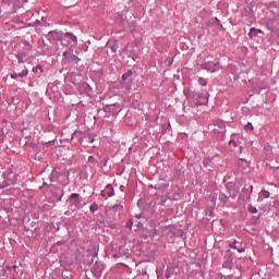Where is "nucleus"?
Segmentation results:
<instances>
[{
    "mask_svg": "<svg viewBox=\"0 0 279 279\" xmlns=\"http://www.w3.org/2000/svg\"><path fill=\"white\" fill-rule=\"evenodd\" d=\"M218 199L222 206H226V204H228V197L223 193L219 194Z\"/></svg>",
    "mask_w": 279,
    "mask_h": 279,
    "instance_id": "nucleus-21",
    "label": "nucleus"
},
{
    "mask_svg": "<svg viewBox=\"0 0 279 279\" xmlns=\"http://www.w3.org/2000/svg\"><path fill=\"white\" fill-rule=\"evenodd\" d=\"M3 138H5V132H3V126H0V143H3Z\"/></svg>",
    "mask_w": 279,
    "mask_h": 279,
    "instance_id": "nucleus-37",
    "label": "nucleus"
},
{
    "mask_svg": "<svg viewBox=\"0 0 279 279\" xmlns=\"http://www.w3.org/2000/svg\"><path fill=\"white\" fill-rule=\"evenodd\" d=\"M229 247H230L231 250H238V252H239L240 254H243V252H245V246H240L236 241L230 243V244H229Z\"/></svg>",
    "mask_w": 279,
    "mask_h": 279,
    "instance_id": "nucleus-18",
    "label": "nucleus"
},
{
    "mask_svg": "<svg viewBox=\"0 0 279 279\" xmlns=\"http://www.w3.org/2000/svg\"><path fill=\"white\" fill-rule=\"evenodd\" d=\"M226 189H227L228 193H234V191L236 189V183L229 182V183H227Z\"/></svg>",
    "mask_w": 279,
    "mask_h": 279,
    "instance_id": "nucleus-20",
    "label": "nucleus"
},
{
    "mask_svg": "<svg viewBox=\"0 0 279 279\" xmlns=\"http://www.w3.org/2000/svg\"><path fill=\"white\" fill-rule=\"evenodd\" d=\"M63 58L69 64H77L80 62L77 56L69 51L63 52Z\"/></svg>",
    "mask_w": 279,
    "mask_h": 279,
    "instance_id": "nucleus-10",
    "label": "nucleus"
},
{
    "mask_svg": "<svg viewBox=\"0 0 279 279\" xmlns=\"http://www.w3.org/2000/svg\"><path fill=\"white\" fill-rule=\"evenodd\" d=\"M259 219H260V215H258V216H253L252 219H251V221H252V223H256Z\"/></svg>",
    "mask_w": 279,
    "mask_h": 279,
    "instance_id": "nucleus-42",
    "label": "nucleus"
},
{
    "mask_svg": "<svg viewBox=\"0 0 279 279\" xmlns=\"http://www.w3.org/2000/svg\"><path fill=\"white\" fill-rule=\"evenodd\" d=\"M111 210H113L114 213L123 210V204L121 203V201L112 205Z\"/></svg>",
    "mask_w": 279,
    "mask_h": 279,
    "instance_id": "nucleus-23",
    "label": "nucleus"
},
{
    "mask_svg": "<svg viewBox=\"0 0 279 279\" xmlns=\"http://www.w3.org/2000/svg\"><path fill=\"white\" fill-rule=\"evenodd\" d=\"M61 276H62V279L73 278V275H69V269H65V271H63Z\"/></svg>",
    "mask_w": 279,
    "mask_h": 279,
    "instance_id": "nucleus-30",
    "label": "nucleus"
},
{
    "mask_svg": "<svg viewBox=\"0 0 279 279\" xmlns=\"http://www.w3.org/2000/svg\"><path fill=\"white\" fill-rule=\"evenodd\" d=\"M3 181L0 183V189H8V186H12L15 183L16 174L11 171H5L2 174Z\"/></svg>",
    "mask_w": 279,
    "mask_h": 279,
    "instance_id": "nucleus-2",
    "label": "nucleus"
},
{
    "mask_svg": "<svg viewBox=\"0 0 279 279\" xmlns=\"http://www.w3.org/2000/svg\"><path fill=\"white\" fill-rule=\"evenodd\" d=\"M48 36L52 38V40H64V33L62 31H50Z\"/></svg>",
    "mask_w": 279,
    "mask_h": 279,
    "instance_id": "nucleus-13",
    "label": "nucleus"
},
{
    "mask_svg": "<svg viewBox=\"0 0 279 279\" xmlns=\"http://www.w3.org/2000/svg\"><path fill=\"white\" fill-rule=\"evenodd\" d=\"M64 175V171H62L60 168H54L49 177L50 182H56V180H59Z\"/></svg>",
    "mask_w": 279,
    "mask_h": 279,
    "instance_id": "nucleus-12",
    "label": "nucleus"
},
{
    "mask_svg": "<svg viewBox=\"0 0 279 279\" xmlns=\"http://www.w3.org/2000/svg\"><path fill=\"white\" fill-rule=\"evenodd\" d=\"M44 186H49L47 183H44Z\"/></svg>",
    "mask_w": 279,
    "mask_h": 279,
    "instance_id": "nucleus-58",
    "label": "nucleus"
},
{
    "mask_svg": "<svg viewBox=\"0 0 279 279\" xmlns=\"http://www.w3.org/2000/svg\"><path fill=\"white\" fill-rule=\"evenodd\" d=\"M89 210H90V213H97V210H99V205H97V203H93L89 206Z\"/></svg>",
    "mask_w": 279,
    "mask_h": 279,
    "instance_id": "nucleus-28",
    "label": "nucleus"
},
{
    "mask_svg": "<svg viewBox=\"0 0 279 279\" xmlns=\"http://www.w3.org/2000/svg\"><path fill=\"white\" fill-rule=\"evenodd\" d=\"M69 202L71 206H75L76 208H80V206H82L83 199H82V196H80V194L73 193L70 195Z\"/></svg>",
    "mask_w": 279,
    "mask_h": 279,
    "instance_id": "nucleus-9",
    "label": "nucleus"
},
{
    "mask_svg": "<svg viewBox=\"0 0 279 279\" xmlns=\"http://www.w3.org/2000/svg\"><path fill=\"white\" fill-rule=\"evenodd\" d=\"M59 263L64 269H70L73 265V259H71V255L66 253L61 255Z\"/></svg>",
    "mask_w": 279,
    "mask_h": 279,
    "instance_id": "nucleus-6",
    "label": "nucleus"
},
{
    "mask_svg": "<svg viewBox=\"0 0 279 279\" xmlns=\"http://www.w3.org/2000/svg\"><path fill=\"white\" fill-rule=\"evenodd\" d=\"M208 97H210L208 92L198 93L196 95L195 106H206V104H208Z\"/></svg>",
    "mask_w": 279,
    "mask_h": 279,
    "instance_id": "nucleus-7",
    "label": "nucleus"
},
{
    "mask_svg": "<svg viewBox=\"0 0 279 279\" xmlns=\"http://www.w3.org/2000/svg\"><path fill=\"white\" fill-rule=\"evenodd\" d=\"M119 254H121V256H125L129 254L130 252V248H126L125 245H122V246H119V250H118Z\"/></svg>",
    "mask_w": 279,
    "mask_h": 279,
    "instance_id": "nucleus-24",
    "label": "nucleus"
},
{
    "mask_svg": "<svg viewBox=\"0 0 279 279\" xmlns=\"http://www.w3.org/2000/svg\"><path fill=\"white\" fill-rule=\"evenodd\" d=\"M229 145H230V147H236V142L234 141V140H231L230 142H229Z\"/></svg>",
    "mask_w": 279,
    "mask_h": 279,
    "instance_id": "nucleus-47",
    "label": "nucleus"
},
{
    "mask_svg": "<svg viewBox=\"0 0 279 279\" xmlns=\"http://www.w3.org/2000/svg\"><path fill=\"white\" fill-rule=\"evenodd\" d=\"M92 271H93V274H97V268H95V265H94V267L92 268Z\"/></svg>",
    "mask_w": 279,
    "mask_h": 279,
    "instance_id": "nucleus-50",
    "label": "nucleus"
},
{
    "mask_svg": "<svg viewBox=\"0 0 279 279\" xmlns=\"http://www.w3.org/2000/svg\"><path fill=\"white\" fill-rule=\"evenodd\" d=\"M153 232H154V234H157V231H156V229H154V230H153Z\"/></svg>",
    "mask_w": 279,
    "mask_h": 279,
    "instance_id": "nucleus-53",
    "label": "nucleus"
},
{
    "mask_svg": "<svg viewBox=\"0 0 279 279\" xmlns=\"http://www.w3.org/2000/svg\"><path fill=\"white\" fill-rule=\"evenodd\" d=\"M97 256V253H88L86 258L83 259V265H93L95 263V257Z\"/></svg>",
    "mask_w": 279,
    "mask_h": 279,
    "instance_id": "nucleus-16",
    "label": "nucleus"
},
{
    "mask_svg": "<svg viewBox=\"0 0 279 279\" xmlns=\"http://www.w3.org/2000/svg\"><path fill=\"white\" fill-rule=\"evenodd\" d=\"M63 40H68L71 47H75V45H77V37L73 35V33H64Z\"/></svg>",
    "mask_w": 279,
    "mask_h": 279,
    "instance_id": "nucleus-14",
    "label": "nucleus"
},
{
    "mask_svg": "<svg viewBox=\"0 0 279 279\" xmlns=\"http://www.w3.org/2000/svg\"><path fill=\"white\" fill-rule=\"evenodd\" d=\"M128 77H132V70H128L124 74H122V82H126Z\"/></svg>",
    "mask_w": 279,
    "mask_h": 279,
    "instance_id": "nucleus-27",
    "label": "nucleus"
},
{
    "mask_svg": "<svg viewBox=\"0 0 279 279\" xmlns=\"http://www.w3.org/2000/svg\"><path fill=\"white\" fill-rule=\"evenodd\" d=\"M26 56H27V53H25L24 51L17 52L15 54V57L17 58L19 64H23V58H25Z\"/></svg>",
    "mask_w": 279,
    "mask_h": 279,
    "instance_id": "nucleus-22",
    "label": "nucleus"
},
{
    "mask_svg": "<svg viewBox=\"0 0 279 279\" xmlns=\"http://www.w3.org/2000/svg\"><path fill=\"white\" fill-rule=\"evenodd\" d=\"M247 210H248V213H251V215H255V213H258V209L252 205L247 206Z\"/></svg>",
    "mask_w": 279,
    "mask_h": 279,
    "instance_id": "nucleus-29",
    "label": "nucleus"
},
{
    "mask_svg": "<svg viewBox=\"0 0 279 279\" xmlns=\"http://www.w3.org/2000/svg\"><path fill=\"white\" fill-rule=\"evenodd\" d=\"M136 217H137V219H141V216L137 215Z\"/></svg>",
    "mask_w": 279,
    "mask_h": 279,
    "instance_id": "nucleus-60",
    "label": "nucleus"
},
{
    "mask_svg": "<svg viewBox=\"0 0 279 279\" xmlns=\"http://www.w3.org/2000/svg\"><path fill=\"white\" fill-rule=\"evenodd\" d=\"M100 195H101V197H106V195H108L107 190H102V191L100 192Z\"/></svg>",
    "mask_w": 279,
    "mask_h": 279,
    "instance_id": "nucleus-48",
    "label": "nucleus"
},
{
    "mask_svg": "<svg viewBox=\"0 0 279 279\" xmlns=\"http://www.w3.org/2000/svg\"><path fill=\"white\" fill-rule=\"evenodd\" d=\"M37 24L40 25V21H37Z\"/></svg>",
    "mask_w": 279,
    "mask_h": 279,
    "instance_id": "nucleus-59",
    "label": "nucleus"
},
{
    "mask_svg": "<svg viewBox=\"0 0 279 279\" xmlns=\"http://www.w3.org/2000/svg\"><path fill=\"white\" fill-rule=\"evenodd\" d=\"M197 92L191 89V87H184L183 88V95L186 97L187 101H193L195 104V100L197 99Z\"/></svg>",
    "mask_w": 279,
    "mask_h": 279,
    "instance_id": "nucleus-8",
    "label": "nucleus"
},
{
    "mask_svg": "<svg viewBox=\"0 0 279 279\" xmlns=\"http://www.w3.org/2000/svg\"><path fill=\"white\" fill-rule=\"evenodd\" d=\"M253 189H254V186H252V185L244 186L242 189V195H247V193H250V191L252 193Z\"/></svg>",
    "mask_w": 279,
    "mask_h": 279,
    "instance_id": "nucleus-26",
    "label": "nucleus"
},
{
    "mask_svg": "<svg viewBox=\"0 0 279 279\" xmlns=\"http://www.w3.org/2000/svg\"><path fill=\"white\" fill-rule=\"evenodd\" d=\"M231 73L233 74V80H239V72H236V70H234V66L231 68Z\"/></svg>",
    "mask_w": 279,
    "mask_h": 279,
    "instance_id": "nucleus-35",
    "label": "nucleus"
},
{
    "mask_svg": "<svg viewBox=\"0 0 279 279\" xmlns=\"http://www.w3.org/2000/svg\"><path fill=\"white\" fill-rule=\"evenodd\" d=\"M22 136H27V133H25V131H22Z\"/></svg>",
    "mask_w": 279,
    "mask_h": 279,
    "instance_id": "nucleus-52",
    "label": "nucleus"
},
{
    "mask_svg": "<svg viewBox=\"0 0 279 279\" xmlns=\"http://www.w3.org/2000/svg\"><path fill=\"white\" fill-rule=\"evenodd\" d=\"M25 145H29V143L26 142Z\"/></svg>",
    "mask_w": 279,
    "mask_h": 279,
    "instance_id": "nucleus-64",
    "label": "nucleus"
},
{
    "mask_svg": "<svg viewBox=\"0 0 279 279\" xmlns=\"http://www.w3.org/2000/svg\"><path fill=\"white\" fill-rule=\"evenodd\" d=\"M215 206H217V195L209 196V204L207 205L205 213L209 217H215Z\"/></svg>",
    "mask_w": 279,
    "mask_h": 279,
    "instance_id": "nucleus-5",
    "label": "nucleus"
},
{
    "mask_svg": "<svg viewBox=\"0 0 279 279\" xmlns=\"http://www.w3.org/2000/svg\"><path fill=\"white\" fill-rule=\"evenodd\" d=\"M202 71H207L208 73H217L221 69V63L219 61H207L199 64Z\"/></svg>",
    "mask_w": 279,
    "mask_h": 279,
    "instance_id": "nucleus-1",
    "label": "nucleus"
},
{
    "mask_svg": "<svg viewBox=\"0 0 279 279\" xmlns=\"http://www.w3.org/2000/svg\"><path fill=\"white\" fill-rule=\"evenodd\" d=\"M106 47L111 49L112 53H117V50L119 49V41H117V39H109Z\"/></svg>",
    "mask_w": 279,
    "mask_h": 279,
    "instance_id": "nucleus-15",
    "label": "nucleus"
},
{
    "mask_svg": "<svg viewBox=\"0 0 279 279\" xmlns=\"http://www.w3.org/2000/svg\"><path fill=\"white\" fill-rule=\"evenodd\" d=\"M210 162H213V160L210 158H205L203 160V166L204 167H210Z\"/></svg>",
    "mask_w": 279,
    "mask_h": 279,
    "instance_id": "nucleus-38",
    "label": "nucleus"
},
{
    "mask_svg": "<svg viewBox=\"0 0 279 279\" xmlns=\"http://www.w3.org/2000/svg\"><path fill=\"white\" fill-rule=\"evenodd\" d=\"M213 23H217L219 25L220 29H223V24H221V21L217 17L211 19Z\"/></svg>",
    "mask_w": 279,
    "mask_h": 279,
    "instance_id": "nucleus-32",
    "label": "nucleus"
},
{
    "mask_svg": "<svg viewBox=\"0 0 279 279\" xmlns=\"http://www.w3.org/2000/svg\"><path fill=\"white\" fill-rule=\"evenodd\" d=\"M33 73H38V71H43V65H37L33 68Z\"/></svg>",
    "mask_w": 279,
    "mask_h": 279,
    "instance_id": "nucleus-41",
    "label": "nucleus"
},
{
    "mask_svg": "<svg viewBox=\"0 0 279 279\" xmlns=\"http://www.w3.org/2000/svg\"><path fill=\"white\" fill-rule=\"evenodd\" d=\"M4 5H12L11 0H1Z\"/></svg>",
    "mask_w": 279,
    "mask_h": 279,
    "instance_id": "nucleus-45",
    "label": "nucleus"
},
{
    "mask_svg": "<svg viewBox=\"0 0 279 279\" xmlns=\"http://www.w3.org/2000/svg\"><path fill=\"white\" fill-rule=\"evenodd\" d=\"M29 71L27 69L23 70L21 73L17 74V77H27Z\"/></svg>",
    "mask_w": 279,
    "mask_h": 279,
    "instance_id": "nucleus-33",
    "label": "nucleus"
},
{
    "mask_svg": "<svg viewBox=\"0 0 279 279\" xmlns=\"http://www.w3.org/2000/svg\"><path fill=\"white\" fill-rule=\"evenodd\" d=\"M98 165H102V167H108V158H104L100 161H98Z\"/></svg>",
    "mask_w": 279,
    "mask_h": 279,
    "instance_id": "nucleus-40",
    "label": "nucleus"
},
{
    "mask_svg": "<svg viewBox=\"0 0 279 279\" xmlns=\"http://www.w3.org/2000/svg\"><path fill=\"white\" fill-rule=\"evenodd\" d=\"M258 34H263V31L256 27H252L248 32V38H251V40H254L258 38Z\"/></svg>",
    "mask_w": 279,
    "mask_h": 279,
    "instance_id": "nucleus-17",
    "label": "nucleus"
},
{
    "mask_svg": "<svg viewBox=\"0 0 279 279\" xmlns=\"http://www.w3.org/2000/svg\"><path fill=\"white\" fill-rule=\"evenodd\" d=\"M105 112H108V107H106Z\"/></svg>",
    "mask_w": 279,
    "mask_h": 279,
    "instance_id": "nucleus-55",
    "label": "nucleus"
},
{
    "mask_svg": "<svg viewBox=\"0 0 279 279\" xmlns=\"http://www.w3.org/2000/svg\"><path fill=\"white\" fill-rule=\"evenodd\" d=\"M222 267L225 269H232V267H234V253H232L231 250H227Z\"/></svg>",
    "mask_w": 279,
    "mask_h": 279,
    "instance_id": "nucleus-3",
    "label": "nucleus"
},
{
    "mask_svg": "<svg viewBox=\"0 0 279 279\" xmlns=\"http://www.w3.org/2000/svg\"><path fill=\"white\" fill-rule=\"evenodd\" d=\"M262 195H263V197H265V199H269V191H267V190H262Z\"/></svg>",
    "mask_w": 279,
    "mask_h": 279,
    "instance_id": "nucleus-39",
    "label": "nucleus"
},
{
    "mask_svg": "<svg viewBox=\"0 0 279 279\" xmlns=\"http://www.w3.org/2000/svg\"><path fill=\"white\" fill-rule=\"evenodd\" d=\"M12 269H16V265L12 266Z\"/></svg>",
    "mask_w": 279,
    "mask_h": 279,
    "instance_id": "nucleus-54",
    "label": "nucleus"
},
{
    "mask_svg": "<svg viewBox=\"0 0 279 279\" xmlns=\"http://www.w3.org/2000/svg\"><path fill=\"white\" fill-rule=\"evenodd\" d=\"M132 59H133V60H136V58H135V57H133Z\"/></svg>",
    "mask_w": 279,
    "mask_h": 279,
    "instance_id": "nucleus-63",
    "label": "nucleus"
},
{
    "mask_svg": "<svg viewBox=\"0 0 279 279\" xmlns=\"http://www.w3.org/2000/svg\"><path fill=\"white\" fill-rule=\"evenodd\" d=\"M244 130H248L250 132H252L254 130V125L252 124V122H247V124L244 125Z\"/></svg>",
    "mask_w": 279,
    "mask_h": 279,
    "instance_id": "nucleus-36",
    "label": "nucleus"
},
{
    "mask_svg": "<svg viewBox=\"0 0 279 279\" xmlns=\"http://www.w3.org/2000/svg\"><path fill=\"white\" fill-rule=\"evenodd\" d=\"M166 278H170L169 275H166Z\"/></svg>",
    "mask_w": 279,
    "mask_h": 279,
    "instance_id": "nucleus-62",
    "label": "nucleus"
},
{
    "mask_svg": "<svg viewBox=\"0 0 279 279\" xmlns=\"http://www.w3.org/2000/svg\"><path fill=\"white\" fill-rule=\"evenodd\" d=\"M24 138H26V141H29V138H32V135H26L24 136Z\"/></svg>",
    "mask_w": 279,
    "mask_h": 279,
    "instance_id": "nucleus-51",
    "label": "nucleus"
},
{
    "mask_svg": "<svg viewBox=\"0 0 279 279\" xmlns=\"http://www.w3.org/2000/svg\"><path fill=\"white\" fill-rule=\"evenodd\" d=\"M78 143H81L83 147H88L90 143H95V135L90 134L89 132H84L78 138Z\"/></svg>",
    "mask_w": 279,
    "mask_h": 279,
    "instance_id": "nucleus-4",
    "label": "nucleus"
},
{
    "mask_svg": "<svg viewBox=\"0 0 279 279\" xmlns=\"http://www.w3.org/2000/svg\"><path fill=\"white\" fill-rule=\"evenodd\" d=\"M3 123H8V121L3 120Z\"/></svg>",
    "mask_w": 279,
    "mask_h": 279,
    "instance_id": "nucleus-61",
    "label": "nucleus"
},
{
    "mask_svg": "<svg viewBox=\"0 0 279 279\" xmlns=\"http://www.w3.org/2000/svg\"><path fill=\"white\" fill-rule=\"evenodd\" d=\"M198 84L201 86H208V81H206V78H204V77H199L198 78Z\"/></svg>",
    "mask_w": 279,
    "mask_h": 279,
    "instance_id": "nucleus-31",
    "label": "nucleus"
},
{
    "mask_svg": "<svg viewBox=\"0 0 279 279\" xmlns=\"http://www.w3.org/2000/svg\"><path fill=\"white\" fill-rule=\"evenodd\" d=\"M106 191H107L108 197H114V187L112 186V184H107Z\"/></svg>",
    "mask_w": 279,
    "mask_h": 279,
    "instance_id": "nucleus-19",
    "label": "nucleus"
},
{
    "mask_svg": "<svg viewBox=\"0 0 279 279\" xmlns=\"http://www.w3.org/2000/svg\"><path fill=\"white\" fill-rule=\"evenodd\" d=\"M98 158H101V155L97 154Z\"/></svg>",
    "mask_w": 279,
    "mask_h": 279,
    "instance_id": "nucleus-57",
    "label": "nucleus"
},
{
    "mask_svg": "<svg viewBox=\"0 0 279 279\" xmlns=\"http://www.w3.org/2000/svg\"><path fill=\"white\" fill-rule=\"evenodd\" d=\"M76 263H82L84 255L77 250L74 254Z\"/></svg>",
    "mask_w": 279,
    "mask_h": 279,
    "instance_id": "nucleus-25",
    "label": "nucleus"
},
{
    "mask_svg": "<svg viewBox=\"0 0 279 279\" xmlns=\"http://www.w3.org/2000/svg\"><path fill=\"white\" fill-rule=\"evenodd\" d=\"M10 77L12 80H16V77H19V74H16V72H13V73L10 74Z\"/></svg>",
    "mask_w": 279,
    "mask_h": 279,
    "instance_id": "nucleus-44",
    "label": "nucleus"
},
{
    "mask_svg": "<svg viewBox=\"0 0 279 279\" xmlns=\"http://www.w3.org/2000/svg\"><path fill=\"white\" fill-rule=\"evenodd\" d=\"M96 160H97V159H95L94 156H89V157H88V162L92 163V165L95 163Z\"/></svg>",
    "mask_w": 279,
    "mask_h": 279,
    "instance_id": "nucleus-43",
    "label": "nucleus"
},
{
    "mask_svg": "<svg viewBox=\"0 0 279 279\" xmlns=\"http://www.w3.org/2000/svg\"><path fill=\"white\" fill-rule=\"evenodd\" d=\"M24 45H25V47H29V49H32V45L29 44V41L25 40Z\"/></svg>",
    "mask_w": 279,
    "mask_h": 279,
    "instance_id": "nucleus-49",
    "label": "nucleus"
},
{
    "mask_svg": "<svg viewBox=\"0 0 279 279\" xmlns=\"http://www.w3.org/2000/svg\"><path fill=\"white\" fill-rule=\"evenodd\" d=\"M27 1L29 0H13L12 1V12L16 13L19 12V10H21V8H23L25 5V3H27Z\"/></svg>",
    "mask_w": 279,
    "mask_h": 279,
    "instance_id": "nucleus-11",
    "label": "nucleus"
},
{
    "mask_svg": "<svg viewBox=\"0 0 279 279\" xmlns=\"http://www.w3.org/2000/svg\"><path fill=\"white\" fill-rule=\"evenodd\" d=\"M3 223V220H1V218H0V225H2Z\"/></svg>",
    "mask_w": 279,
    "mask_h": 279,
    "instance_id": "nucleus-56",
    "label": "nucleus"
},
{
    "mask_svg": "<svg viewBox=\"0 0 279 279\" xmlns=\"http://www.w3.org/2000/svg\"><path fill=\"white\" fill-rule=\"evenodd\" d=\"M167 63H168V66H171V64H173V58H168Z\"/></svg>",
    "mask_w": 279,
    "mask_h": 279,
    "instance_id": "nucleus-46",
    "label": "nucleus"
},
{
    "mask_svg": "<svg viewBox=\"0 0 279 279\" xmlns=\"http://www.w3.org/2000/svg\"><path fill=\"white\" fill-rule=\"evenodd\" d=\"M132 226H134V220L133 219H129L125 223V228H129V230H132Z\"/></svg>",
    "mask_w": 279,
    "mask_h": 279,
    "instance_id": "nucleus-34",
    "label": "nucleus"
}]
</instances>
